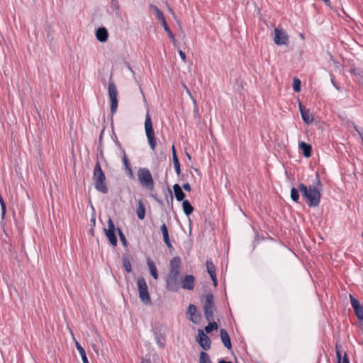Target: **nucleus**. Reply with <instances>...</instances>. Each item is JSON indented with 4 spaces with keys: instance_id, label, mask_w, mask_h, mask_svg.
<instances>
[{
    "instance_id": "412c9836",
    "label": "nucleus",
    "mask_w": 363,
    "mask_h": 363,
    "mask_svg": "<svg viewBox=\"0 0 363 363\" xmlns=\"http://www.w3.org/2000/svg\"><path fill=\"white\" fill-rule=\"evenodd\" d=\"M147 264L149 267V269H150L152 277L155 279H158V272H157V267H156L154 262L152 261L150 258H148L147 259Z\"/></svg>"
},
{
    "instance_id": "4c0bfd02",
    "label": "nucleus",
    "mask_w": 363,
    "mask_h": 363,
    "mask_svg": "<svg viewBox=\"0 0 363 363\" xmlns=\"http://www.w3.org/2000/svg\"><path fill=\"white\" fill-rule=\"evenodd\" d=\"M117 231L118 233V235H119L120 240L122 242L123 245L124 246H126L127 245V241H126V238H125L124 234L123 233V232L121 231V230L120 228H118Z\"/></svg>"
},
{
    "instance_id": "6e6552de",
    "label": "nucleus",
    "mask_w": 363,
    "mask_h": 363,
    "mask_svg": "<svg viewBox=\"0 0 363 363\" xmlns=\"http://www.w3.org/2000/svg\"><path fill=\"white\" fill-rule=\"evenodd\" d=\"M108 96L111 101V113L113 115L118 108V91L113 82H109L108 87Z\"/></svg>"
},
{
    "instance_id": "a878e982",
    "label": "nucleus",
    "mask_w": 363,
    "mask_h": 363,
    "mask_svg": "<svg viewBox=\"0 0 363 363\" xmlns=\"http://www.w3.org/2000/svg\"><path fill=\"white\" fill-rule=\"evenodd\" d=\"M206 268L207 272L208 273L211 277L216 275V267L211 259H208L206 261Z\"/></svg>"
},
{
    "instance_id": "49530a36",
    "label": "nucleus",
    "mask_w": 363,
    "mask_h": 363,
    "mask_svg": "<svg viewBox=\"0 0 363 363\" xmlns=\"http://www.w3.org/2000/svg\"><path fill=\"white\" fill-rule=\"evenodd\" d=\"M126 172H127V175L128 176V177L131 179H134V174L133 173V171H132V169L130 168L126 170Z\"/></svg>"
},
{
    "instance_id": "473e14b6",
    "label": "nucleus",
    "mask_w": 363,
    "mask_h": 363,
    "mask_svg": "<svg viewBox=\"0 0 363 363\" xmlns=\"http://www.w3.org/2000/svg\"><path fill=\"white\" fill-rule=\"evenodd\" d=\"M301 82L299 79L295 77L293 79V89L295 92H299L301 91Z\"/></svg>"
},
{
    "instance_id": "f3484780",
    "label": "nucleus",
    "mask_w": 363,
    "mask_h": 363,
    "mask_svg": "<svg viewBox=\"0 0 363 363\" xmlns=\"http://www.w3.org/2000/svg\"><path fill=\"white\" fill-rule=\"evenodd\" d=\"M220 335L221 341L223 344V345L228 349L230 350L232 348L230 337L225 329H220Z\"/></svg>"
},
{
    "instance_id": "37998d69",
    "label": "nucleus",
    "mask_w": 363,
    "mask_h": 363,
    "mask_svg": "<svg viewBox=\"0 0 363 363\" xmlns=\"http://www.w3.org/2000/svg\"><path fill=\"white\" fill-rule=\"evenodd\" d=\"M115 138H116V140H114L115 144H116V145L118 147V149L120 150L121 153V154H124V153H125V150L122 147L121 144V143H120V142L118 140V139H117V138H116V135H115Z\"/></svg>"
},
{
    "instance_id": "f03ea898",
    "label": "nucleus",
    "mask_w": 363,
    "mask_h": 363,
    "mask_svg": "<svg viewBox=\"0 0 363 363\" xmlns=\"http://www.w3.org/2000/svg\"><path fill=\"white\" fill-rule=\"evenodd\" d=\"M92 179L94 181V187L96 191L102 194L108 193V188L106 184V176L99 161H97L95 164L93 171Z\"/></svg>"
},
{
    "instance_id": "72a5a7b5",
    "label": "nucleus",
    "mask_w": 363,
    "mask_h": 363,
    "mask_svg": "<svg viewBox=\"0 0 363 363\" xmlns=\"http://www.w3.org/2000/svg\"><path fill=\"white\" fill-rule=\"evenodd\" d=\"M122 155H123V157H122L123 163L125 169L127 170V169L131 168L130 164V162L128 161V157L126 156V154L124 153V154H122Z\"/></svg>"
},
{
    "instance_id": "f8f14e48",
    "label": "nucleus",
    "mask_w": 363,
    "mask_h": 363,
    "mask_svg": "<svg viewBox=\"0 0 363 363\" xmlns=\"http://www.w3.org/2000/svg\"><path fill=\"white\" fill-rule=\"evenodd\" d=\"M154 337L156 344L160 348H164L165 346V335L162 333V329L159 327H155L152 329Z\"/></svg>"
},
{
    "instance_id": "603ef678",
    "label": "nucleus",
    "mask_w": 363,
    "mask_h": 363,
    "mask_svg": "<svg viewBox=\"0 0 363 363\" xmlns=\"http://www.w3.org/2000/svg\"><path fill=\"white\" fill-rule=\"evenodd\" d=\"M172 157H174V154H177L176 153V150H175V147L174 145H172Z\"/></svg>"
},
{
    "instance_id": "c756f323",
    "label": "nucleus",
    "mask_w": 363,
    "mask_h": 363,
    "mask_svg": "<svg viewBox=\"0 0 363 363\" xmlns=\"http://www.w3.org/2000/svg\"><path fill=\"white\" fill-rule=\"evenodd\" d=\"M172 160H173V164H174V167L175 169V172H176L177 174L179 176L181 174V167H180L179 161L177 154H174V155L172 158Z\"/></svg>"
},
{
    "instance_id": "7c9ffc66",
    "label": "nucleus",
    "mask_w": 363,
    "mask_h": 363,
    "mask_svg": "<svg viewBox=\"0 0 363 363\" xmlns=\"http://www.w3.org/2000/svg\"><path fill=\"white\" fill-rule=\"evenodd\" d=\"M336 357H337V363H341V353L339 350L336 351ZM342 363H350V359H349L347 353H345V354L342 357Z\"/></svg>"
},
{
    "instance_id": "20e7f679",
    "label": "nucleus",
    "mask_w": 363,
    "mask_h": 363,
    "mask_svg": "<svg viewBox=\"0 0 363 363\" xmlns=\"http://www.w3.org/2000/svg\"><path fill=\"white\" fill-rule=\"evenodd\" d=\"M145 134L147 138L148 144L150 148L154 150L156 147V139L155 137V132L152 124V121L150 116L149 114V111L147 110L145 115Z\"/></svg>"
},
{
    "instance_id": "2f4dec72",
    "label": "nucleus",
    "mask_w": 363,
    "mask_h": 363,
    "mask_svg": "<svg viewBox=\"0 0 363 363\" xmlns=\"http://www.w3.org/2000/svg\"><path fill=\"white\" fill-rule=\"evenodd\" d=\"M164 31L167 33V34L168 35L169 38L172 40L174 45H176V39H175V37H174V35L172 33V30H170L169 27L168 26L167 24H165L164 26Z\"/></svg>"
},
{
    "instance_id": "864d4df0",
    "label": "nucleus",
    "mask_w": 363,
    "mask_h": 363,
    "mask_svg": "<svg viewBox=\"0 0 363 363\" xmlns=\"http://www.w3.org/2000/svg\"><path fill=\"white\" fill-rule=\"evenodd\" d=\"M218 363H233V362L230 361H225L224 359H221Z\"/></svg>"
},
{
    "instance_id": "f257e3e1",
    "label": "nucleus",
    "mask_w": 363,
    "mask_h": 363,
    "mask_svg": "<svg viewBox=\"0 0 363 363\" xmlns=\"http://www.w3.org/2000/svg\"><path fill=\"white\" fill-rule=\"evenodd\" d=\"M322 183L319 178L318 174H316L315 179L312 185L308 186L303 183H300L297 188L292 187L291 189L290 197L296 203H300L299 193L301 192L303 198L309 207H317L320 202L322 190Z\"/></svg>"
},
{
    "instance_id": "2eb2a0df",
    "label": "nucleus",
    "mask_w": 363,
    "mask_h": 363,
    "mask_svg": "<svg viewBox=\"0 0 363 363\" xmlns=\"http://www.w3.org/2000/svg\"><path fill=\"white\" fill-rule=\"evenodd\" d=\"M195 278L193 275H186L182 280V288L192 290L194 288Z\"/></svg>"
},
{
    "instance_id": "7ed1b4c3",
    "label": "nucleus",
    "mask_w": 363,
    "mask_h": 363,
    "mask_svg": "<svg viewBox=\"0 0 363 363\" xmlns=\"http://www.w3.org/2000/svg\"><path fill=\"white\" fill-rule=\"evenodd\" d=\"M138 177L139 182L143 187L150 191H153L154 180L150 171L147 168H140L138 171Z\"/></svg>"
},
{
    "instance_id": "0eeeda50",
    "label": "nucleus",
    "mask_w": 363,
    "mask_h": 363,
    "mask_svg": "<svg viewBox=\"0 0 363 363\" xmlns=\"http://www.w3.org/2000/svg\"><path fill=\"white\" fill-rule=\"evenodd\" d=\"M213 295L211 293H209L206 295V300L203 305V312L204 316L206 320H213Z\"/></svg>"
},
{
    "instance_id": "6ab92c4d",
    "label": "nucleus",
    "mask_w": 363,
    "mask_h": 363,
    "mask_svg": "<svg viewBox=\"0 0 363 363\" xmlns=\"http://www.w3.org/2000/svg\"><path fill=\"white\" fill-rule=\"evenodd\" d=\"M173 190L174 192L175 198L178 201H183L185 200L184 198L186 194L183 191L182 188L179 186V184H175L173 186Z\"/></svg>"
},
{
    "instance_id": "3c124183",
    "label": "nucleus",
    "mask_w": 363,
    "mask_h": 363,
    "mask_svg": "<svg viewBox=\"0 0 363 363\" xmlns=\"http://www.w3.org/2000/svg\"><path fill=\"white\" fill-rule=\"evenodd\" d=\"M167 191H168V193L169 194V196H170V199H171V201L172 202L173 201V199H174V196H173V194L172 192V190L168 187L167 188Z\"/></svg>"
},
{
    "instance_id": "58836bf2",
    "label": "nucleus",
    "mask_w": 363,
    "mask_h": 363,
    "mask_svg": "<svg viewBox=\"0 0 363 363\" xmlns=\"http://www.w3.org/2000/svg\"><path fill=\"white\" fill-rule=\"evenodd\" d=\"M111 7L113 11H118L120 9L119 3L118 0L111 1Z\"/></svg>"
},
{
    "instance_id": "9b49d317",
    "label": "nucleus",
    "mask_w": 363,
    "mask_h": 363,
    "mask_svg": "<svg viewBox=\"0 0 363 363\" xmlns=\"http://www.w3.org/2000/svg\"><path fill=\"white\" fill-rule=\"evenodd\" d=\"M350 298L351 306L354 311L356 316L358 318V319L363 320V306L352 294H350Z\"/></svg>"
},
{
    "instance_id": "bb28decb",
    "label": "nucleus",
    "mask_w": 363,
    "mask_h": 363,
    "mask_svg": "<svg viewBox=\"0 0 363 363\" xmlns=\"http://www.w3.org/2000/svg\"><path fill=\"white\" fill-rule=\"evenodd\" d=\"M123 267L126 272L130 273L132 272L131 263L128 255H123Z\"/></svg>"
},
{
    "instance_id": "8fccbe9b",
    "label": "nucleus",
    "mask_w": 363,
    "mask_h": 363,
    "mask_svg": "<svg viewBox=\"0 0 363 363\" xmlns=\"http://www.w3.org/2000/svg\"><path fill=\"white\" fill-rule=\"evenodd\" d=\"M140 363H151V361L147 358H142Z\"/></svg>"
},
{
    "instance_id": "9d476101",
    "label": "nucleus",
    "mask_w": 363,
    "mask_h": 363,
    "mask_svg": "<svg viewBox=\"0 0 363 363\" xmlns=\"http://www.w3.org/2000/svg\"><path fill=\"white\" fill-rule=\"evenodd\" d=\"M274 41L277 45H287L289 36L283 29L275 28Z\"/></svg>"
},
{
    "instance_id": "423d86ee",
    "label": "nucleus",
    "mask_w": 363,
    "mask_h": 363,
    "mask_svg": "<svg viewBox=\"0 0 363 363\" xmlns=\"http://www.w3.org/2000/svg\"><path fill=\"white\" fill-rule=\"evenodd\" d=\"M180 272H169L165 278L166 289L168 291L177 292L179 289V277Z\"/></svg>"
},
{
    "instance_id": "ddd939ff",
    "label": "nucleus",
    "mask_w": 363,
    "mask_h": 363,
    "mask_svg": "<svg viewBox=\"0 0 363 363\" xmlns=\"http://www.w3.org/2000/svg\"><path fill=\"white\" fill-rule=\"evenodd\" d=\"M187 313L189 315V320L194 324H199L201 320V314L197 313L196 306L194 304H189Z\"/></svg>"
},
{
    "instance_id": "c85d7f7f",
    "label": "nucleus",
    "mask_w": 363,
    "mask_h": 363,
    "mask_svg": "<svg viewBox=\"0 0 363 363\" xmlns=\"http://www.w3.org/2000/svg\"><path fill=\"white\" fill-rule=\"evenodd\" d=\"M199 363H212L208 353L204 351L201 352L199 355Z\"/></svg>"
},
{
    "instance_id": "4be33fe9",
    "label": "nucleus",
    "mask_w": 363,
    "mask_h": 363,
    "mask_svg": "<svg viewBox=\"0 0 363 363\" xmlns=\"http://www.w3.org/2000/svg\"><path fill=\"white\" fill-rule=\"evenodd\" d=\"M138 204V206L136 211L138 218L140 220H143L145 216V208L144 203L142 200H139Z\"/></svg>"
},
{
    "instance_id": "a18cd8bd",
    "label": "nucleus",
    "mask_w": 363,
    "mask_h": 363,
    "mask_svg": "<svg viewBox=\"0 0 363 363\" xmlns=\"http://www.w3.org/2000/svg\"><path fill=\"white\" fill-rule=\"evenodd\" d=\"M179 55L181 57V59L182 60L183 62H186V54L184 52H183L182 50H179Z\"/></svg>"
},
{
    "instance_id": "5fc2aeb1",
    "label": "nucleus",
    "mask_w": 363,
    "mask_h": 363,
    "mask_svg": "<svg viewBox=\"0 0 363 363\" xmlns=\"http://www.w3.org/2000/svg\"><path fill=\"white\" fill-rule=\"evenodd\" d=\"M128 69H129V70H130L133 74H134V72H133V70L132 67H131L130 65H128Z\"/></svg>"
},
{
    "instance_id": "a211bd4d",
    "label": "nucleus",
    "mask_w": 363,
    "mask_h": 363,
    "mask_svg": "<svg viewBox=\"0 0 363 363\" xmlns=\"http://www.w3.org/2000/svg\"><path fill=\"white\" fill-rule=\"evenodd\" d=\"M298 147H299L300 150H301L302 154L305 157L308 158L311 156L312 147H311V145H309L303 141H301L299 143Z\"/></svg>"
},
{
    "instance_id": "cd10ccee",
    "label": "nucleus",
    "mask_w": 363,
    "mask_h": 363,
    "mask_svg": "<svg viewBox=\"0 0 363 363\" xmlns=\"http://www.w3.org/2000/svg\"><path fill=\"white\" fill-rule=\"evenodd\" d=\"M208 325L204 328L206 333H211L213 330L218 329V324L213 320H207Z\"/></svg>"
},
{
    "instance_id": "4468645a",
    "label": "nucleus",
    "mask_w": 363,
    "mask_h": 363,
    "mask_svg": "<svg viewBox=\"0 0 363 363\" xmlns=\"http://www.w3.org/2000/svg\"><path fill=\"white\" fill-rule=\"evenodd\" d=\"M298 107L303 122L308 125L312 123L313 117L311 115L309 109H306L301 103H299Z\"/></svg>"
},
{
    "instance_id": "f704fd0d",
    "label": "nucleus",
    "mask_w": 363,
    "mask_h": 363,
    "mask_svg": "<svg viewBox=\"0 0 363 363\" xmlns=\"http://www.w3.org/2000/svg\"><path fill=\"white\" fill-rule=\"evenodd\" d=\"M104 231H116L114 223L111 218L108 220V228L104 229Z\"/></svg>"
},
{
    "instance_id": "79ce46f5",
    "label": "nucleus",
    "mask_w": 363,
    "mask_h": 363,
    "mask_svg": "<svg viewBox=\"0 0 363 363\" xmlns=\"http://www.w3.org/2000/svg\"><path fill=\"white\" fill-rule=\"evenodd\" d=\"M0 203H1V210H2L1 216L4 218L5 213H6V205L4 202L3 199L1 196H0Z\"/></svg>"
},
{
    "instance_id": "393cba45",
    "label": "nucleus",
    "mask_w": 363,
    "mask_h": 363,
    "mask_svg": "<svg viewBox=\"0 0 363 363\" xmlns=\"http://www.w3.org/2000/svg\"><path fill=\"white\" fill-rule=\"evenodd\" d=\"M76 348L80 354L83 363H89L84 349L78 342H76Z\"/></svg>"
},
{
    "instance_id": "c9c22d12",
    "label": "nucleus",
    "mask_w": 363,
    "mask_h": 363,
    "mask_svg": "<svg viewBox=\"0 0 363 363\" xmlns=\"http://www.w3.org/2000/svg\"><path fill=\"white\" fill-rule=\"evenodd\" d=\"M163 240H164V242L166 244L167 247L169 250H173V246H172V242L170 241V238H169V235L163 236Z\"/></svg>"
},
{
    "instance_id": "39448f33",
    "label": "nucleus",
    "mask_w": 363,
    "mask_h": 363,
    "mask_svg": "<svg viewBox=\"0 0 363 363\" xmlns=\"http://www.w3.org/2000/svg\"><path fill=\"white\" fill-rule=\"evenodd\" d=\"M137 285L140 299L145 305H150L151 298L145 279L143 277H139L137 280Z\"/></svg>"
},
{
    "instance_id": "4d7b16f0",
    "label": "nucleus",
    "mask_w": 363,
    "mask_h": 363,
    "mask_svg": "<svg viewBox=\"0 0 363 363\" xmlns=\"http://www.w3.org/2000/svg\"><path fill=\"white\" fill-rule=\"evenodd\" d=\"M102 134H103V130L101 132L100 140L101 139Z\"/></svg>"
},
{
    "instance_id": "ea45409f",
    "label": "nucleus",
    "mask_w": 363,
    "mask_h": 363,
    "mask_svg": "<svg viewBox=\"0 0 363 363\" xmlns=\"http://www.w3.org/2000/svg\"><path fill=\"white\" fill-rule=\"evenodd\" d=\"M330 80H331V83L333 85V86L337 90V91H340L341 90V87L340 86V85L338 84V83L335 80V78H334V76L333 74H330Z\"/></svg>"
},
{
    "instance_id": "aec40b11",
    "label": "nucleus",
    "mask_w": 363,
    "mask_h": 363,
    "mask_svg": "<svg viewBox=\"0 0 363 363\" xmlns=\"http://www.w3.org/2000/svg\"><path fill=\"white\" fill-rule=\"evenodd\" d=\"M181 259L179 257H173L170 261V269L169 272H180Z\"/></svg>"
},
{
    "instance_id": "5701e85b",
    "label": "nucleus",
    "mask_w": 363,
    "mask_h": 363,
    "mask_svg": "<svg viewBox=\"0 0 363 363\" xmlns=\"http://www.w3.org/2000/svg\"><path fill=\"white\" fill-rule=\"evenodd\" d=\"M182 208L184 214L187 216L191 215L194 211V207L192 206L189 200H184L182 201Z\"/></svg>"
},
{
    "instance_id": "c03bdc74",
    "label": "nucleus",
    "mask_w": 363,
    "mask_h": 363,
    "mask_svg": "<svg viewBox=\"0 0 363 363\" xmlns=\"http://www.w3.org/2000/svg\"><path fill=\"white\" fill-rule=\"evenodd\" d=\"M181 187L186 191H191V185L189 183L184 184Z\"/></svg>"
},
{
    "instance_id": "de8ad7c7",
    "label": "nucleus",
    "mask_w": 363,
    "mask_h": 363,
    "mask_svg": "<svg viewBox=\"0 0 363 363\" xmlns=\"http://www.w3.org/2000/svg\"><path fill=\"white\" fill-rule=\"evenodd\" d=\"M157 18H158L160 21H161L162 26H164L165 24H167V21H166V20H165V18H164V14H162V17H160V16H159Z\"/></svg>"
},
{
    "instance_id": "e433bc0d",
    "label": "nucleus",
    "mask_w": 363,
    "mask_h": 363,
    "mask_svg": "<svg viewBox=\"0 0 363 363\" xmlns=\"http://www.w3.org/2000/svg\"><path fill=\"white\" fill-rule=\"evenodd\" d=\"M150 7L155 12L157 18H158L159 16L162 17V14H163V13L159 9V8L157 6L151 4Z\"/></svg>"
},
{
    "instance_id": "a19ab883",
    "label": "nucleus",
    "mask_w": 363,
    "mask_h": 363,
    "mask_svg": "<svg viewBox=\"0 0 363 363\" xmlns=\"http://www.w3.org/2000/svg\"><path fill=\"white\" fill-rule=\"evenodd\" d=\"M160 230H161V233L162 234V236H164V235H169V232H168V229H167V227L165 223H163L161 226H160Z\"/></svg>"
},
{
    "instance_id": "b1692460",
    "label": "nucleus",
    "mask_w": 363,
    "mask_h": 363,
    "mask_svg": "<svg viewBox=\"0 0 363 363\" xmlns=\"http://www.w3.org/2000/svg\"><path fill=\"white\" fill-rule=\"evenodd\" d=\"M105 235L108 240H109L110 243L113 246H116L118 243L117 237L116 235V231H104Z\"/></svg>"
},
{
    "instance_id": "1a4fd4ad",
    "label": "nucleus",
    "mask_w": 363,
    "mask_h": 363,
    "mask_svg": "<svg viewBox=\"0 0 363 363\" xmlns=\"http://www.w3.org/2000/svg\"><path fill=\"white\" fill-rule=\"evenodd\" d=\"M196 340L204 352L211 349V340L202 329L198 330V335Z\"/></svg>"
},
{
    "instance_id": "dca6fc26",
    "label": "nucleus",
    "mask_w": 363,
    "mask_h": 363,
    "mask_svg": "<svg viewBox=\"0 0 363 363\" xmlns=\"http://www.w3.org/2000/svg\"><path fill=\"white\" fill-rule=\"evenodd\" d=\"M96 38L101 43L106 42L108 38L107 29L105 27L97 28L96 30Z\"/></svg>"
},
{
    "instance_id": "09e8293b",
    "label": "nucleus",
    "mask_w": 363,
    "mask_h": 363,
    "mask_svg": "<svg viewBox=\"0 0 363 363\" xmlns=\"http://www.w3.org/2000/svg\"><path fill=\"white\" fill-rule=\"evenodd\" d=\"M211 279L213 281L214 286H217L218 282H217L216 275L214 276V277H211Z\"/></svg>"
},
{
    "instance_id": "6e6d98bb",
    "label": "nucleus",
    "mask_w": 363,
    "mask_h": 363,
    "mask_svg": "<svg viewBox=\"0 0 363 363\" xmlns=\"http://www.w3.org/2000/svg\"><path fill=\"white\" fill-rule=\"evenodd\" d=\"M186 155L187 156V157L189 158V160H191V155L186 152Z\"/></svg>"
}]
</instances>
